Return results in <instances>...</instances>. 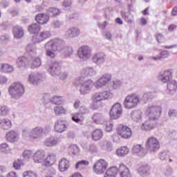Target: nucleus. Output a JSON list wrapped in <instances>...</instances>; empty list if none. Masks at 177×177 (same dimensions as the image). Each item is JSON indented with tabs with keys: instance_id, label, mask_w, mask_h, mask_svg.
<instances>
[{
	"instance_id": "obj_1",
	"label": "nucleus",
	"mask_w": 177,
	"mask_h": 177,
	"mask_svg": "<svg viewBox=\"0 0 177 177\" xmlns=\"http://www.w3.org/2000/svg\"><path fill=\"white\" fill-rule=\"evenodd\" d=\"M147 115H149V120L144 122L141 126L142 131H151L156 128V122L153 120H157V117L161 115V108L160 106H151L147 109Z\"/></svg>"
},
{
	"instance_id": "obj_2",
	"label": "nucleus",
	"mask_w": 177,
	"mask_h": 177,
	"mask_svg": "<svg viewBox=\"0 0 177 177\" xmlns=\"http://www.w3.org/2000/svg\"><path fill=\"white\" fill-rule=\"evenodd\" d=\"M17 65L19 68H26L30 66V68H37V67H39V66H41V59L37 57L32 61H28L27 58L21 57L18 58Z\"/></svg>"
},
{
	"instance_id": "obj_3",
	"label": "nucleus",
	"mask_w": 177,
	"mask_h": 177,
	"mask_svg": "<svg viewBox=\"0 0 177 177\" xmlns=\"http://www.w3.org/2000/svg\"><path fill=\"white\" fill-rule=\"evenodd\" d=\"M140 103V97L136 93L128 95L124 101V106L125 109H135Z\"/></svg>"
},
{
	"instance_id": "obj_4",
	"label": "nucleus",
	"mask_w": 177,
	"mask_h": 177,
	"mask_svg": "<svg viewBox=\"0 0 177 177\" xmlns=\"http://www.w3.org/2000/svg\"><path fill=\"white\" fill-rule=\"evenodd\" d=\"M109 168V162L104 159H99L93 165V171L96 175H103Z\"/></svg>"
},
{
	"instance_id": "obj_5",
	"label": "nucleus",
	"mask_w": 177,
	"mask_h": 177,
	"mask_svg": "<svg viewBox=\"0 0 177 177\" xmlns=\"http://www.w3.org/2000/svg\"><path fill=\"white\" fill-rule=\"evenodd\" d=\"M160 141L155 137L151 136L147 138L145 142V149L149 153H156L160 150Z\"/></svg>"
},
{
	"instance_id": "obj_6",
	"label": "nucleus",
	"mask_w": 177,
	"mask_h": 177,
	"mask_svg": "<svg viewBox=\"0 0 177 177\" xmlns=\"http://www.w3.org/2000/svg\"><path fill=\"white\" fill-rule=\"evenodd\" d=\"M59 43L55 40H50V41L47 42L45 48L46 49V56H48V57H50L51 59H53L56 57V52L59 49Z\"/></svg>"
},
{
	"instance_id": "obj_7",
	"label": "nucleus",
	"mask_w": 177,
	"mask_h": 177,
	"mask_svg": "<svg viewBox=\"0 0 177 177\" xmlns=\"http://www.w3.org/2000/svg\"><path fill=\"white\" fill-rule=\"evenodd\" d=\"M116 134L122 139H129L132 136V130L127 125L119 124L116 129Z\"/></svg>"
},
{
	"instance_id": "obj_8",
	"label": "nucleus",
	"mask_w": 177,
	"mask_h": 177,
	"mask_svg": "<svg viewBox=\"0 0 177 177\" xmlns=\"http://www.w3.org/2000/svg\"><path fill=\"white\" fill-rule=\"evenodd\" d=\"M111 97V93L109 91H102L95 93L92 96V100L93 103H99L100 102H103V100H107V99H110Z\"/></svg>"
},
{
	"instance_id": "obj_9",
	"label": "nucleus",
	"mask_w": 177,
	"mask_h": 177,
	"mask_svg": "<svg viewBox=\"0 0 177 177\" xmlns=\"http://www.w3.org/2000/svg\"><path fill=\"white\" fill-rule=\"evenodd\" d=\"M10 95H17L20 96L24 93V86L21 83L15 82L8 89Z\"/></svg>"
},
{
	"instance_id": "obj_10",
	"label": "nucleus",
	"mask_w": 177,
	"mask_h": 177,
	"mask_svg": "<svg viewBox=\"0 0 177 177\" xmlns=\"http://www.w3.org/2000/svg\"><path fill=\"white\" fill-rule=\"evenodd\" d=\"M121 114H122V106L120 103L115 104L110 111L111 118L117 120L121 117Z\"/></svg>"
},
{
	"instance_id": "obj_11",
	"label": "nucleus",
	"mask_w": 177,
	"mask_h": 177,
	"mask_svg": "<svg viewBox=\"0 0 177 177\" xmlns=\"http://www.w3.org/2000/svg\"><path fill=\"white\" fill-rule=\"evenodd\" d=\"M91 52L92 50L90 46H82L77 51V56H79L80 59H88L91 57Z\"/></svg>"
},
{
	"instance_id": "obj_12",
	"label": "nucleus",
	"mask_w": 177,
	"mask_h": 177,
	"mask_svg": "<svg viewBox=\"0 0 177 177\" xmlns=\"http://www.w3.org/2000/svg\"><path fill=\"white\" fill-rule=\"evenodd\" d=\"M110 81H111V75H104L96 82L95 88H102V86H104V85L109 84Z\"/></svg>"
},
{
	"instance_id": "obj_13",
	"label": "nucleus",
	"mask_w": 177,
	"mask_h": 177,
	"mask_svg": "<svg viewBox=\"0 0 177 177\" xmlns=\"http://www.w3.org/2000/svg\"><path fill=\"white\" fill-rule=\"evenodd\" d=\"M32 160L36 164L44 162L45 160V151L41 150L37 151L32 156Z\"/></svg>"
},
{
	"instance_id": "obj_14",
	"label": "nucleus",
	"mask_w": 177,
	"mask_h": 177,
	"mask_svg": "<svg viewBox=\"0 0 177 177\" xmlns=\"http://www.w3.org/2000/svg\"><path fill=\"white\" fill-rule=\"evenodd\" d=\"M44 133V129L41 127L34 128L29 135L30 140H34V139H38L41 138V135Z\"/></svg>"
},
{
	"instance_id": "obj_15",
	"label": "nucleus",
	"mask_w": 177,
	"mask_h": 177,
	"mask_svg": "<svg viewBox=\"0 0 177 177\" xmlns=\"http://www.w3.org/2000/svg\"><path fill=\"white\" fill-rule=\"evenodd\" d=\"M35 21L38 24H48V22L49 21V16L46 14L39 13L36 15Z\"/></svg>"
},
{
	"instance_id": "obj_16",
	"label": "nucleus",
	"mask_w": 177,
	"mask_h": 177,
	"mask_svg": "<svg viewBox=\"0 0 177 177\" xmlns=\"http://www.w3.org/2000/svg\"><path fill=\"white\" fill-rule=\"evenodd\" d=\"M12 32L15 38L17 39H20L22 37H24V30L21 26H14L12 28Z\"/></svg>"
},
{
	"instance_id": "obj_17",
	"label": "nucleus",
	"mask_w": 177,
	"mask_h": 177,
	"mask_svg": "<svg viewBox=\"0 0 177 177\" xmlns=\"http://www.w3.org/2000/svg\"><path fill=\"white\" fill-rule=\"evenodd\" d=\"M118 170L121 177H131V171L125 165L120 164Z\"/></svg>"
},
{
	"instance_id": "obj_18",
	"label": "nucleus",
	"mask_w": 177,
	"mask_h": 177,
	"mask_svg": "<svg viewBox=\"0 0 177 177\" xmlns=\"http://www.w3.org/2000/svg\"><path fill=\"white\" fill-rule=\"evenodd\" d=\"M70 168V161L66 158L62 159L58 165V169L60 172H66Z\"/></svg>"
},
{
	"instance_id": "obj_19",
	"label": "nucleus",
	"mask_w": 177,
	"mask_h": 177,
	"mask_svg": "<svg viewBox=\"0 0 177 177\" xmlns=\"http://www.w3.org/2000/svg\"><path fill=\"white\" fill-rule=\"evenodd\" d=\"M118 175V168L115 166H113L106 169L104 177H116Z\"/></svg>"
},
{
	"instance_id": "obj_20",
	"label": "nucleus",
	"mask_w": 177,
	"mask_h": 177,
	"mask_svg": "<svg viewBox=\"0 0 177 177\" xmlns=\"http://www.w3.org/2000/svg\"><path fill=\"white\" fill-rule=\"evenodd\" d=\"M93 85H95V84L91 80L84 82L80 87L81 93H86L87 91H90V89L93 88Z\"/></svg>"
},
{
	"instance_id": "obj_21",
	"label": "nucleus",
	"mask_w": 177,
	"mask_h": 177,
	"mask_svg": "<svg viewBox=\"0 0 177 177\" xmlns=\"http://www.w3.org/2000/svg\"><path fill=\"white\" fill-rule=\"evenodd\" d=\"M43 165L45 167H50L56 162V156L53 154L48 155L46 158L43 160Z\"/></svg>"
},
{
	"instance_id": "obj_22",
	"label": "nucleus",
	"mask_w": 177,
	"mask_h": 177,
	"mask_svg": "<svg viewBox=\"0 0 177 177\" xmlns=\"http://www.w3.org/2000/svg\"><path fill=\"white\" fill-rule=\"evenodd\" d=\"M67 127L66 126V122L63 120H58L56 122L55 125V130L56 132H59V133H62V132H64L66 131Z\"/></svg>"
},
{
	"instance_id": "obj_23",
	"label": "nucleus",
	"mask_w": 177,
	"mask_h": 177,
	"mask_svg": "<svg viewBox=\"0 0 177 177\" xmlns=\"http://www.w3.org/2000/svg\"><path fill=\"white\" fill-rule=\"evenodd\" d=\"M132 154H137L139 157H145V152L143 151V147L140 145H136L133 147Z\"/></svg>"
},
{
	"instance_id": "obj_24",
	"label": "nucleus",
	"mask_w": 177,
	"mask_h": 177,
	"mask_svg": "<svg viewBox=\"0 0 177 177\" xmlns=\"http://www.w3.org/2000/svg\"><path fill=\"white\" fill-rule=\"evenodd\" d=\"M0 128L6 131H8V129H10V128H12V121L6 118L0 120Z\"/></svg>"
},
{
	"instance_id": "obj_25",
	"label": "nucleus",
	"mask_w": 177,
	"mask_h": 177,
	"mask_svg": "<svg viewBox=\"0 0 177 177\" xmlns=\"http://www.w3.org/2000/svg\"><path fill=\"white\" fill-rule=\"evenodd\" d=\"M17 138H19L17 133L13 130L8 131L6 136V139L8 142H16Z\"/></svg>"
},
{
	"instance_id": "obj_26",
	"label": "nucleus",
	"mask_w": 177,
	"mask_h": 177,
	"mask_svg": "<svg viewBox=\"0 0 177 177\" xmlns=\"http://www.w3.org/2000/svg\"><path fill=\"white\" fill-rule=\"evenodd\" d=\"M91 137L93 140H100L103 138V131L100 129H96L92 132Z\"/></svg>"
},
{
	"instance_id": "obj_27",
	"label": "nucleus",
	"mask_w": 177,
	"mask_h": 177,
	"mask_svg": "<svg viewBox=\"0 0 177 177\" xmlns=\"http://www.w3.org/2000/svg\"><path fill=\"white\" fill-rule=\"evenodd\" d=\"M91 120L94 124H103L104 122V118L102 113H94L91 118Z\"/></svg>"
},
{
	"instance_id": "obj_28",
	"label": "nucleus",
	"mask_w": 177,
	"mask_h": 177,
	"mask_svg": "<svg viewBox=\"0 0 177 177\" xmlns=\"http://www.w3.org/2000/svg\"><path fill=\"white\" fill-rule=\"evenodd\" d=\"M28 31L30 34H38L41 31V26L38 24H32L28 26Z\"/></svg>"
},
{
	"instance_id": "obj_29",
	"label": "nucleus",
	"mask_w": 177,
	"mask_h": 177,
	"mask_svg": "<svg viewBox=\"0 0 177 177\" xmlns=\"http://www.w3.org/2000/svg\"><path fill=\"white\" fill-rule=\"evenodd\" d=\"M106 55L103 53H97L93 57V62L98 64H100V63H104Z\"/></svg>"
},
{
	"instance_id": "obj_30",
	"label": "nucleus",
	"mask_w": 177,
	"mask_h": 177,
	"mask_svg": "<svg viewBox=\"0 0 177 177\" xmlns=\"http://www.w3.org/2000/svg\"><path fill=\"white\" fill-rule=\"evenodd\" d=\"M81 33V30H80V28L77 27H73L70 29H68L66 31V35L68 37H78L80 34Z\"/></svg>"
},
{
	"instance_id": "obj_31",
	"label": "nucleus",
	"mask_w": 177,
	"mask_h": 177,
	"mask_svg": "<svg viewBox=\"0 0 177 177\" xmlns=\"http://www.w3.org/2000/svg\"><path fill=\"white\" fill-rule=\"evenodd\" d=\"M41 80V75L39 73H32L29 75L28 81L31 84H35L39 82Z\"/></svg>"
},
{
	"instance_id": "obj_32",
	"label": "nucleus",
	"mask_w": 177,
	"mask_h": 177,
	"mask_svg": "<svg viewBox=\"0 0 177 177\" xmlns=\"http://www.w3.org/2000/svg\"><path fill=\"white\" fill-rule=\"evenodd\" d=\"M161 81L162 82H168V81H169V80H171V78H172V72H171V71L167 70L165 71L163 74L161 75Z\"/></svg>"
},
{
	"instance_id": "obj_33",
	"label": "nucleus",
	"mask_w": 177,
	"mask_h": 177,
	"mask_svg": "<svg viewBox=\"0 0 177 177\" xmlns=\"http://www.w3.org/2000/svg\"><path fill=\"white\" fill-rule=\"evenodd\" d=\"M0 70L2 73H13L15 69L13 68V66L9 65V64H1Z\"/></svg>"
},
{
	"instance_id": "obj_34",
	"label": "nucleus",
	"mask_w": 177,
	"mask_h": 177,
	"mask_svg": "<svg viewBox=\"0 0 177 177\" xmlns=\"http://www.w3.org/2000/svg\"><path fill=\"white\" fill-rule=\"evenodd\" d=\"M128 153H129V149L127 147H121L116 150V153L119 157H124V156H127Z\"/></svg>"
},
{
	"instance_id": "obj_35",
	"label": "nucleus",
	"mask_w": 177,
	"mask_h": 177,
	"mask_svg": "<svg viewBox=\"0 0 177 177\" xmlns=\"http://www.w3.org/2000/svg\"><path fill=\"white\" fill-rule=\"evenodd\" d=\"M66 109H64V107H63V106H56L54 108V113L55 114V115H62V114H66Z\"/></svg>"
},
{
	"instance_id": "obj_36",
	"label": "nucleus",
	"mask_w": 177,
	"mask_h": 177,
	"mask_svg": "<svg viewBox=\"0 0 177 177\" xmlns=\"http://www.w3.org/2000/svg\"><path fill=\"white\" fill-rule=\"evenodd\" d=\"M48 15L51 17H56V16L60 15V10H59V8L51 7L48 10Z\"/></svg>"
},
{
	"instance_id": "obj_37",
	"label": "nucleus",
	"mask_w": 177,
	"mask_h": 177,
	"mask_svg": "<svg viewBox=\"0 0 177 177\" xmlns=\"http://www.w3.org/2000/svg\"><path fill=\"white\" fill-rule=\"evenodd\" d=\"M50 37V32L49 31L41 32L38 37V40L39 42H41V41H44V39H48Z\"/></svg>"
},
{
	"instance_id": "obj_38",
	"label": "nucleus",
	"mask_w": 177,
	"mask_h": 177,
	"mask_svg": "<svg viewBox=\"0 0 177 177\" xmlns=\"http://www.w3.org/2000/svg\"><path fill=\"white\" fill-rule=\"evenodd\" d=\"M68 151L70 154H73L75 155L80 151V148L77 145H71L68 148Z\"/></svg>"
},
{
	"instance_id": "obj_39",
	"label": "nucleus",
	"mask_w": 177,
	"mask_h": 177,
	"mask_svg": "<svg viewBox=\"0 0 177 177\" xmlns=\"http://www.w3.org/2000/svg\"><path fill=\"white\" fill-rule=\"evenodd\" d=\"M57 145V141L53 138H48L44 142V145L47 147H50L52 146H56Z\"/></svg>"
},
{
	"instance_id": "obj_40",
	"label": "nucleus",
	"mask_w": 177,
	"mask_h": 177,
	"mask_svg": "<svg viewBox=\"0 0 177 177\" xmlns=\"http://www.w3.org/2000/svg\"><path fill=\"white\" fill-rule=\"evenodd\" d=\"M167 89L170 91H175L177 89V83L176 81L172 80L171 82H169L167 83Z\"/></svg>"
},
{
	"instance_id": "obj_41",
	"label": "nucleus",
	"mask_w": 177,
	"mask_h": 177,
	"mask_svg": "<svg viewBox=\"0 0 177 177\" xmlns=\"http://www.w3.org/2000/svg\"><path fill=\"white\" fill-rule=\"evenodd\" d=\"M168 56H169L168 51L164 50L160 53V57H153V60H161V59H166Z\"/></svg>"
},
{
	"instance_id": "obj_42",
	"label": "nucleus",
	"mask_w": 177,
	"mask_h": 177,
	"mask_svg": "<svg viewBox=\"0 0 177 177\" xmlns=\"http://www.w3.org/2000/svg\"><path fill=\"white\" fill-rule=\"evenodd\" d=\"M82 74H84L86 77L92 76L95 74V71L92 68H86L82 71Z\"/></svg>"
},
{
	"instance_id": "obj_43",
	"label": "nucleus",
	"mask_w": 177,
	"mask_h": 177,
	"mask_svg": "<svg viewBox=\"0 0 177 177\" xmlns=\"http://www.w3.org/2000/svg\"><path fill=\"white\" fill-rule=\"evenodd\" d=\"M62 97L60 96H54L51 99V102L53 103L54 104H60L61 103H62Z\"/></svg>"
},
{
	"instance_id": "obj_44",
	"label": "nucleus",
	"mask_w": 177,
	"mask_h": 177,
	"mask_svg": "<svg viewBox=\"0 0 177 177\" xmlns=\"http://www.w3.org/2000/svg\"><path fill=\"white\" fill-rule=\"evenodd\" d=\"M23 177H38L36 172L27 171L23 173Z\"/></svg>"
},
{
	"instance_id": "obj_45",
	"label": "nucleus",
	"mask_w": 177,
	"mask_h": 177,
	"mask_svg": "<svg viewBox=\"0 0 177 177\" xmlns=\"http://www.w3.org/2000/svg\"><path fill=\"white\" fill-rule=\"evenodd\" d=\"M84 165H89V162L87 160L78 161L75 165V168L78 169V168H82Z\"/></svg>"
},
{
	"instance_id": "obj_46",
	"label": "nucleus",
	"mask_w": 177,
	"mask_h": 177,
	"mask_svg": "<svg viewBox=\"0 0 177 177\" xmlns=\"http://www.w3.org/2000/svg\"><path fill=\"white\" fill-rule=\"evenodd\" d=\"M9 109L6 106H0V115H8Z\"/></svg>"
},
{
	"instance_id": "obj_47",
	"label": "nucleus",
	"mask_w": 177,
	"mask_h": 177,
	"mask_svg": "<svg viewBox=\"0 0 177 177\" xmlns=\"http://www.w3.org/2000/svg\"><path fill=\"white\" fill-rule=\"evenodd\" d=\"M150 170V167L148 166H141L138 169V172L140 174H147V171Z\"/></svg>"
},
{
	"instance_id": "obj_48",
	"label": "nucleus",
	"mask_w": 177,
	"mask_h": 177,
	"mask_svg": "<svg viewBox=\"0 0 177 177\" xmlns=\"http://www.w3.org/2000/svg\"><path fill=\"white\" fill-rule=\"evenodd\" d=\"M155 37L156 38V41L158 44H161V42L165 39L164 35H162V33H157L155 35Z\"/></svg>"
},
{
	"instance_id": "obj_49",
	"label": "nucleus",
	"mask_w": 177,
	"mask_h": 177,
	"mask_svg": "<svg viewBox=\"0 0 177 177\" xmlns=\"http://www.w3.org/2000/svg\"><path fill=\"white\" fill-rule=\"evenodd\" d=\"M129 15H131V12H129L128 14H127V12L121 13L122 17H123V19H125L126 20H127V23H132L133 21V20L132 19H129V17H128Z\"/></svg>"
},
{
	"instance_id": "obj_50",
	"label": "nucleus",
	"mask_w": 177,
	"mask_h": 177,
	"mask_svg": "<svg viewBox=\"0 0 177 177\" xmlns=\"http://www.w3.org/2000/svg\"><path fill=\"white\" fill-rule=\"evenodd\" d=\"M21 165H23V162L19 159L15 160L13 163V167L15 168V169H19Z\"/></svg>"
},
{
	"instance_id": "obj_51",
	"label": "nucleus",
	"mask_w": 177,
	"mask_h": 177,
	"mask_svg": "<svg viewBox=\"0 0 177 177\" xmlns=\"http://www.w3.org/2000/svg\"><path fill=\"white\" fill-rule=\"evenodd\" d=\"M32 155V151L26 149L24 151L22 156L24 158H30Z\"/></svg>"
},
{
	"instance_id": "obj_52",
	"label": "nucleus",
	"mask_w": 177,
	"mask_h": 177,
	"mask_svg": "<svg viewBox=\"0 0 177 177\" xmlns=\"http://www.w3.org/2000/svg\"><path fill=\"white\" fill-rule=\"evenodd\" d=\"M113 125L111 122H107L105 127L106 132H111V131H113Z\"/></svg>"
},
{
	"instance_id": "obj_53",
	"label": "nucleus",
	"mask_w": 177,
	"mask_h": 177,
	"mask_svg": "<svg viewBox=\"0 0 177 177\" xmlns=\"http://www.w3.org/2000/svg\"><path fill=\"white\" fill-rule=\"evenodd\" d=\"M0 150L1 151H2L3 153H5L6 151H9V146L7 145V144H1L0 145Z\"/></svg>"
},
{
	"instance_id": "obj_54",
	"label": "nucleus",
	"mask_w": 177,
	"mask_h": 177,
	"mask_svg": "<svg viewBox=\"0 0 177 177\" xmlns=\"http://www.w3.org/2000/svg\"><path fill=\"white\" fill-rule=\"evenodd\" d=\"M57 68H59V64L58 63H55L54 66L50 67V73L53 74H58L57 73Z\"/></svg>"
},
{
	"instance_id": "obj_55",
	"label": "nucleus",
	"mask_w": 177,
	"mask_h": 177,
	"mask_svg": "<svg viewBox=\"0 0 177 177\" xmlns=\"http://www.w3.org/2000/svg\"><path fill=\"white\" fill-rule=\"evenodd\" d=\"M121 85H122V82L120 80H115V81H113V86L115 89H117V88H120Z\"/></svg>"
},
{
	"instance_id": "obj_56",
	"label": "nucleus",
	"mask_w": 177,
	"mask_h": 177,
	"mask_svg": "<svg viewBox=\"0 0 177 177\" xmlns=\"http://www.w3.org/2000/svg\"><path fill=\"white\" fill-rule=\"evenodd\" d=\"M88 151L90 153H97V147L93 145H91L89 146Z\"/></svg>"
},
{
	"instance_id": "obj_57",
	"label": "nucleus",
	"mask_w": 177,
	"mask_h": 177,
	"mask_svg": "<svg viewBox=\"0 0 177 177\" xmlns=\"http://www.w3.org/2000/svg\"><path fill=\"white\" fill-rule=\"evenodd\" d=\"M8 79L5 76L0 77V84H6Z\"/></svg>"
},
{
	"instance_id": "obj_58",
	"label": "nucleus",
	"mask_w": 177,
	"mask_h": 177,
	"mask_svg": "<svg viewBox=\"0 0 177 177\" xmlns=\"http://www.w3.org/2000/svg\"><path fill=\"white\" fill-rule=\"evenodd\" d=\"M140 23L142 24V26H146V24H147V20H146V18L142 17Z\"/></svg>"
},
{
	"instance_id": "obj_59",
	"label": "nucleus",
	"mask_w": 177,
	"mask_h": 177,
	"mask_svg": "<svg viewBox=\"0 0 177 177\" xmlns=\"http://www.w3.org/2000/svg\"><path fill=\"white\" fill-rule=\"evenodd\" d=\"M70 177H84L81 173L76 172L73 174Z\"/></svg>"
},
{
	"instance_id": "obj_60",
	"label": "nucleus",
	"mask_w": 177,
	"mask_h": 177,
	"mask_svg": "<svg viewBox=\"0 0 177 177\" xmlns=\"http://www.w3.org/2000/svg\"><path fill=\"white\" fill-rule=\"evenodd\" d=\"M7 177H17V175L16 174V172L11 171L8 174Z\"/></svg>"
},
{
	"instance_id": "obj_61",
	"label": "nucleus",
	"mask_w": 177,
	"mask_h": 177,
	"mask_svg": "<svg viewBox=\"0 0 177 177\" xmlns=\"http://www.w3.org/2000/svg\"><path fill=\"white\" fill-rule=\"evenodd\" d=\"M72 120H73V121H74L75 122H77V123H78V122H81V119H80V118H78L77 116H73V117H72Z\"/></svg>"
},
{
	"instance_id": "obj_62",
	"label": "nucleus",
	"mask_w": 177,
	"mask_h": 177,
	"mask_svg": "<svg viewBox=\"0 0 177 177\" xmlns=\"http://www.w3.org/2000/svg\"><path fill=\"white\" fill-rule=\"evenodd\" d=\"M172 16H177V7H174L171 11Z\"/></svg>"
},
{
	"instance_id": "obj_63",
	"label": "nucleus",
	"mask_w": 177,
	"mask_h": 177,
	"mask_svg": "<svg viewBox=\"0 0 177 177\" xmlns=\"http://www.w3.org/2000/svg\"><path fill=\"white\" fill-rule=\"evenodd\" d=\"M143 16H146V15H149V8H145L144 10L141 12Z\"/></svg>"
},
{
	"instance_id": "obj_64",
	"label": "nucleus",
	"mask_w": 177,
	"mask_h": 177,
	"mask_svg": "<svg viewBox=\"0 0 177 177\" xmlns=\"http://www.w3.org/2000/svg\"><path fill=\"white\" fill-rule=\"evenodd\" d=\"M80 100H77L75 102V103H74V104H73L75 109H78V107H80Z\"/></svg>"
}]
</instances>
